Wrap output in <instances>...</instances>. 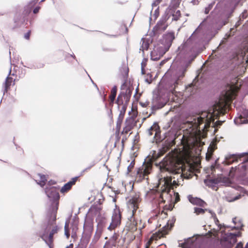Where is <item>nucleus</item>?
I'll return each mask as SVG.
<instances>
[{
	"mask_svg": "<svg viewBox=\"0 0 248 248\" xmlns=\"http://www.w3.org/2000/svg\"><path fill=\"white\" fill-rule=\"evenodd\" d=\"M91 168V167H88L86 169H85L84 170V171L88 170H89L90 168Z\"/></svg>",
	"mask_w": 248,
	"mask_h": 248,
	"instance_id": "obj_63",
	"label": "nucleus"
},
{
	"mask_svg": "<svg viewBox=\"0 0 248 248\" xmlns=\"http://www.w3.org/2000/svg\"><path fill=\"white\" fill-rule=\"evenodd\" d=\"M39 9H40V7H35L33 10V12L34 14H36L39 11Z\"/></svg>",
	"mask_w": 248,
	"mask_h": 248,
	"instance_id": "obj_54",
	"label": "nucleus"
},
{
	"mask_svg": "<svg viewBox=\"0 0 248 248\" xmlns=\"http://www.w3.org/2000/svg\"><path fill=\"white\" fill-rule=\"evenodd\" d=\"M151 103H150V101H146L144 103H142V102H140V104L143 106V107H146L147 106H149V107H151Z\"/></svg>",
	"mask_w": 248,
	"mask_h": 248,
	"instance_id": "obj_46",
	"label": "nucleus"
},
{
	"mask_svg": "<svg viewBox=\"0 0 248 248\" xmlns=\"http://www.w3.org/2000/svg\"><path fill=\"white\" fill-rule=\"evenodd\" d=\"M175 221L176 219L174 217H172L171 219L169 220L166 225L164 226L163 227L164 234L167 233V232L173 226L174 223L175 222Z\"/></svg>",
	"mask_w": 248,
	"mask_h": 248,
	"instance_id": "obj_28",
	"label": "nucleus"
},
{
	"mask_svg": "<svg viewBox=\"0 0 248 248\" xmlns=\"http://www.w3.org/2000/svg\"><path fill=\"white\" fill-rule=\"evenodd\" d=\"M132 91L129 88H127L125 92H121L118 95L116 103L119 106L125 105L128 103L130 99Z\"/></svg>",
	"mask_w": 248,
	"mask_h": 248,
	"instance_id": "obj_15",
	"label": "nucleus"
},
{
	"mask_svg": "<svg viewBox=\"0 0 248 248\" xmlns=\"http://www.w3.org/2000/svg\"><path fill=\"white\" fill-rule=\"evenodd\" d=\"M242 21L243 20H240L239 19L235 25V28H237L238 26H239L242 23Z\"/></svg>",
	"mask_w": 248,
	"mask_h": 248,
	"instance_id": "obj_50",
	"label": "nucleus"
},
{
	"mask_svg": "<svg viewBox=\"0 0 248 248\" xmlns=\"http://www.w3.org/2000/svg\"><path fill=\"white\" fill-rule=\"evenodd\" d=\"M202 242L201 239L197 237H189L184 242L179 243V246L182 248H203Z\"/></svg>",
	"mask_w": 248,
	"mask_h": 248,
	"instance_id": "obj_12",
	"label": "nucleus"
},
{
	"mask_svg": "<svg viewBox=\"0 0 248 248\" xmlns=\"http://www.w3.org/2000/svg\"><path fill=\"white\" fill-rule=\"evenodd\" d=\"M158 15H159V12L157 11V10H155V17L156 18L158 16Z\"/></svg>",
	"mask_w": 248,
	"mask_h": 248,
	"instance_id": "obj_57",
	"label": "nucleus"
},
{
	"mask_svg": "<svg viewBox=\"0 0 248 248\" xmlns=\"http://www.w3.org/2000/svg\"><path fill=\"white\" fill-rule=\"evenodd\" d=\"M140 201V193H136L131 196L127 202L129 216L128 217V221L126 222V227L132 232L138 230L139 220L136 219L134 215L139 208Z\"/></svg>",
	"mask_w": 248,
	"mask_h": 248,
	"instance_id": "obj_3",
	"label": "nucleus"
},
{
	"mask_svg": "<svg viewBox=\"0 0 248 248\" xmlns=\"http://www.w3.org/2000/svg\"><path fill=\"white\" fill-rule=\"evenodd\" d=\"M245 248H248V242L246 244Z\"/></svg>",
	"mask_w": 248,
	"mask_h": 248,
	"instance_id": "obj_64",
	"label": "nucleus"
},
{
	"mask_svg": "<svg viewBox=\"0 0 248 248\" xmlns=\"http://www.w3.org/2000/svg\"><path fill=\"white\" fill-rule=\"evenodd\" d=\"M73 248V245L72 244H71L69 245V246H67L66 248Z\"/></svg>",
	"mask_w": 248,
	"mask_h": 248,
	"instance_id": "obj_59",
	"label": "nucleus"
},
{
	"mask_svg": "<svg viewBox=\"0 0 248 248\" xmlns=\"http://www.w3.org/2000/svg\"><path fill=\"white\" fill-rule=\"evenodd\" d=\"M38 175L40 177V180L39 183H38V184H39L41 186H44L46 183V181L47 180L46 179V176L45 175L41 174H38Z\"/></svg>",
	"mask_w": 248,
	"mask_h": 248,
	"instance_id": "obj_36",
	"label": "nucleus"
},
{
	"mask_svg": "<svg viewBox=\"0 0 248 248\" xmlns=\"http://www.w3.org/2000/svg\"><path fill=\"white\" fill-rule=\"evenodd\" d=\"M97 222V229L95 232V237L98 239L102 232L107 227L108 228L107 221L104 217H98L96 219Z\"/></svg>",
	"mask_w": 248,
	"mask_h": 248,
	"instance_id": "obj_17",
	"label": "nucleus"
},
{
	"mask_svg": "<svg viewBox=\"0 0 248 248\" xmlns=\"http://www.w3.org/2000/svg\"><path fill=\"white\" fill-rule=\"evenodd\" d=\"M208 114L206 112L202 113L201 115L197 116V117L195 119L194 124L198 126L200 124L203 123H206L203 126V128H205L206 126V124L208 121V119L207 118Z\"/></svg>",
	"mask_w": 248,
	"mask_h": 248,
	"instance_id": "obj_22",
	"label": "nucleus"
},
{
	"mask_svg": "<svg viewBox=\"0 0 248 248\" xmlns=\"http://www.w3.org/2000/svg\"><path fill=\"white\" fill-rule=\"evenodd\" d=\"M215 3V2H212L209 4H208V5L205 8L204 13L205 14H207L209 13L210 11L213 8Z\"/></svg>",
	"mask_w": 248,
	"mask_h": 248,
	"instance_id": "obj_39",
	"label": "nucleus"
},
{
	"mask_svg": "<svg viewBox=\"0 0 248 248\" xmlns=\"http://www.w3.org/2000/svg\"><path fill=\"white\" fill-rule=\"evenodd\" d=\"M196 57V55L193 56L190 60L183 62L181 65L178 66L176 69L173 72L171 79L166 85V88L169 92L172 93H174L175 88L184 77L185 73L187 68Z\"/></svg>",
	"mask_w": 248,
	"mask_h": 248,
	"instance_id": "obj_4",
	"label": "nucleus"
},
{
	"mask_svg": "<svg viewBox=\"0 0 248 248\" xmlns=\"http://www.w3.org/2000/svg\"><path fill=\"white\" fill-rule=\"evenodd\" d=\"M166 20L165 19H162L158 21L153 29L155 35L160 33L167 29L168 25L166 24Z\"/></svg>",
	"mask_w": 248,
	"mask_h": 248,
	"instance_id": "obj_20",
	"label": "nucleus"
},
{
	"mask_svg": "<svg viewBox=\"0 0 248 248\" xmlns=\"http://www.w3.org/2000/svg\"><path fill=\"white\" fill-rule=\"evenodd\" d=\"M13 81V78L9 77V76L6 78L4 83H3V94L7 92L8 88L11 86V83Z\"/></svg>",
	"mask_w": 248,
	"mask_h": 248,
	"instance_id": "obj_32",
	"label": "nucleus"
},
{
	"mask_svg": "<svg viewBox=\"0 0 248 248\" xmlns=\"http://www.w3.org/2000/svg\"><path fill=\"white\" fill-rule=\"evenodd\" d=\"M155 239H157V237H155V234H153V235L151 237L150 239L146 243L145 248H149L151 243Z\"/></svg>",
	"mask_w": 248,
	"mask_h": 248,
	"instance_id": "obj_41",
	"label": "nucleus"
},
{
	"mask_svg": "<svg viewBox=\"0 0 248 248\" xmlns=\"http://www.w3.org/2000/svg\"><path fill=\"white\" fill-rule=\"evenodd\" d=\"M147 78L145 79V81L148 84H150L152 82V76L150 74H148L147 75Z\"/></svg>",
	"mask_w": 248,
	"mask_h": 248,
	"instance_id": "obj_45",
	"label": "nucleus"
},
{
	"mask_svg": "<svg viewBox=\"0 0 248 248\" xmlns=\"http://www.w3.org/2000/svg\"><path fill=\"white\" fill-rule=\"evenodd\" d=\"M137 124V121L133 117L127 118L125 122V126L123 129V132L127 134Z\"/></svg>",
	"mask_w": 248,
	"mask_h": 248,
	"instance_id": "obj_19",
	"label": "nucleus"
},
{
	"mask_svg": "<svg viewBox=\"0 0 248 248\" xmlns=\"http://www.w3.org/2000/svg\"><path fill=\"white\" fill-rule=\"evenodd\" d=\"M45 193L51 202V205L47 213H51L52 221L56 220V214L59 205L60 195L58 190L55 186H46Z\"/></svg>",
	"mask_w": 248,
	"mask_h": 248,
	"instance_id": "obj_5",
	"label": "nucleus"
},
{
	"mask_svg": "<svg viewBox=\"0 0 248 248\" xmlns=\"http://www.w3.org/2000/svg\"><path fill=\"white\" fill-rule=\"evenodd\" d=\"M241 233L238 232L236 233H226L221 238L220 244L216 248H232L237 242V237H240ZM235 248H238L236 246Z\"/></svg>",
	"mask_w": 248,
	"mask_h": 248,
	"instance_id": "obj_7",
	"label": "nucleus"
},
{
	"mask_svg": "<svg viewBox=\"0 0 248 248\" xmlns=\"http://www.w3.org/2000/svg\"><path fill=\"white\" fill-rule=\"evenodd\" d=\"M158 130H159V126H158V124H153V125H152L148 130L147 132L148 136H151L153 135V131H155V134L154 137L155 138V137L157 136Z\"/></svg>",
	"mask_w": 248,
	"mask_h": 248,
	"instance_id": "obj_30",
	"label": "nucleus"
},
{
	"mask_svg": "<svg viewBox=\"0 0 248 248\" xmlns=\"http://www.w3.org/2000/svg\"><path fill=\"white\" fill-rule=\"evenodd\" d=\"M194 213L196 214V215H200V214H203L205 213V212L206 211H208L209 210H208L207 209H202V208H199V207H195L194 209Z\"/></svg>",
	"mask_w": 248,
	"mask_h": 248,
	"instance_id": "obj_37",
	"label": "nucleus"
},
{
	"mask_svg": "<svg viewBox=\"0 0 248 248\" xmlns=\"http://www.w3.org/2000/svg\"><path fill=\"white\" fill-rule=\"evenodd\" d=\"M192 86H193V84H191L189 85L188 87H187V88H186V90H187L188 91H189V89L190 88H191V87H192Z\"/></svg>",
	"mask_w": 248,
	"mask_h": 248,
	"instance_id": "obj_60",
	"label": "nucleus"
},
{
	"mask_svg": "<svg viewBox=\"0 0 248 248\" xmlns=\"http://www.w3.org/2000/svg\"><path fill=\"white\" fill-rule=\"evenodd\" d=\"M174 39L175 35L174 31L167 32L162 36L160 46L168 51Z\"/></svg>",
	"mask_w": 248,
	"mask_h": 248,
	"instance_id": "obj_14",
	"label": "nucleus"
},
{
	"mask_svg": "<svg viewBox=\"0 0 248 248\" xmlns=\"http://www.w3.org/2000/svg\"><path fill=\"white\" fill-rule=\"evenodd\" d=\"M204 182L206 186L213 188L215 187L217 185L228 186L231 184L229 178L223 176L222 175L219 176L217 178L205 179Z\"/></svg>",
	"mask_w": 248,
	"mask_h": 248,
	"instance_id": "obj_13",
	"label": "nucleus"
},
{
	"mask_svg": "<svg viewBox=\"0 0 248 248\" xmlns=\"http://www.w3.org/2000/svg\"><path fill=\"white\" fill-rule=\"evenodd\" d=\"M167 102V97L165 94L162 95L161 93H154L151 104V108L153 110H155L163 108Z\"/></svg>",
	"mask_w": 248,
	"mask_h": 248,
	"instance_id": "obj_10",
	"label": "nucleus"
},
{
	"mask_svg": "<svg viewBox=\"0 0 248 248\" xmlns=\"http://www.w3.org/2000/svg\"><path fill=\"white\" fill-rule=\"evenodd\" d=\"M73 186L69 181L65 184L61 188V191L62 193H64L71 189V187Z\"/></svg>",
	"mask_w": 248,
	"mask_h": 248,
	"instance_id": "obj_35",
	"label": "nucleus"
},
{
	"mask_svg": "<svg viewBox=\"0 0 248 248\" xmlns=\"http://www.w3.org/2000/svg\"><path fill=\"white\" fill-rule=\"evenodd\" d=\"M135 165V161L133 160L130 164V165L127 167V173H129L132 171V170L134 168Z\"/></svg>",
	"mask_w": 248,
	"mask_h": 248,
	"instance_id": "obj_44",
	"label": "nucleus"
},
{
	"mask_svg": "<svg viewBox=\"0 0 248 248\" xmlns=\"http://www.w3.org/2000/svg\"><path fill=\"white\" fill-rule=\"evenodd\" d=\"M232 222L234 224L235 226L232 228V230H241L243 227V225L241 220H238L236 217L232 218Z\"/></svg>",
	"mask_w": 248,
	"mask_h": 248,
	"instance_id": "obj_31",
	"label": "nucleus"
},
{
	"mask_svg": "<svg viewBox=\"0 0 248 248\" xmlns=\"http://www.w3.org/2000/svg\"><path fill=\"white\" fill-rule=\"evenodd\" d=\"M47 217L48 224L45 229L44 232L42 234H40V236L49 248H52L53 235L58 232L60 228L58 226H53L51 228L52 226L56 221V220L52 221L51 213H47Z\"/></svg>",
	"mask_w": 248,
	"mask_h": 248,
	"instance_id": "obj_6",
	"label": "nucleus"
},
{
	"mask_svg": "<svg viewBox=\"0 0 248 248\" xmlns=\"http://www.w3.org/2000/svg\"><path fill=\"white\" fill-rule=\"evenodd\" d=\"M119 235L115 233L111 237L108 241L107 242L104 246L105 248H112L113 247L115 248L117 244V240L118 239Z\"/></svg>",
	"mask_w": 248,
	"mask_h": 248,
	"instance_id": "obj_24",
	"label": "nucleus"
},
{
	"mask_svg": "<svg viewBox=\"0 0 248 248\" xmlns=\"http://www.w3.org/2000/svg\"><path fill=\"white\" fill-rule=\"evenodd\" d=\"M141 41L142 43L140 49L144 53V50H147L148 49L150 41L147 39L142 38Z\"/></svg>",
	"mask_w": 248,
	"mask_h": 248,
	"instance_id": "obj_29",
	"label": "nucleus"
},
{
	"mask_svg": "<svg viewBox=\"0 0 248 248\" xmlns=\"http://www.w3.org/2000/svg\"><path fill=\"white\" fill-rule=\"evenodd\" d=\"M117 93V87L116 86H113L111 91V94L109 95V98L111 102L113 103L115 99Z\"/></svg>",
	"mask_w": 248,
	"mask_h": 248,
	"instance_id": "obj_34",
	"label": "nucleus"
},
{
	"mask_svg": "<svg viewBox=\"0 0 248 248\" xmlns=\"http://www.w3.org/2000/svg\"><path fill=\"white\" fill-rule=\"evenodd\" d=\"M152 170V164L150 162H144L142 165L136 170V178L138 182H141L144 179H148V175Z\"/></svg>",
	"mask_w": 248,
	"mask_h": 248,
	"instance_id": "obj_9",
	"label": "nucleus"
},
{
	"mask_svg": "<svg viewBox=\"0 0 248 248\" xmlns=\"http://www.w3.org/2000/svg\"><path fill=\"white\" fill-rule=\"evenodd\" d=\"M144 68H143V62H141V73L142 74H144Z\"/></svg>",
	"mask_w": 248,
	"mask_h": 248,
	"instance_id": "obj_58",
	"label": "nucleus"
},
{
	"mask_svg": "<svg viewBox=\"0 0 248 248\" xmlns=\"http://www.w3.org/2000/svg\"><path fill=\"white\" fill-rule=\"evenodd\" d=\"M162 0H156L153 3V5H156V4H158L159 3H160L161 2Z\"/></svg>",
	"mask_w": 248,
	"mask_h": 248,
	"instance_id": "obj_56",
	"label": "nucleus"
},
{
	"mask_svg": "<svg viewBox=\"0 0 248 248\" xmlns=\"http://www.w3.org/2000/svg\"><path fill=\"white\" fill-rule=\"evenodd\" d=\"M93 228V217L86 215L83 226L82 238L88 241L90 238Z\"/></svg>",
	"mask_w": 248,
	"mask_h": 248,
	"instance_id": "obj_11",
	"label": "nucleus"
},
{
	"mask_svg": "<svg viewBox=\"0 0 248 248\" xmlns=\"http://www.w3.org/2000/svg\"><path fill=\"white\" fill-rule=\"evenodd\" d=\"M121 222V214L119 209L114 210L111 217V222L108 226V229L111 230L120 225Z\"/></svg>",
	"mask_w": 248,
	"mask_h": 248,
	"instance_id": "obj_16",
	"label": "nucleus"
},
{
	"mask_svg": "<svg viewBox=\"0 0 248 248\" xmlns=\"http://www.w3.org/2000/svg\"><path fill=\"white\" fill-rule=\"evenodd\" d=\"M78 229L77 226H75L74 228L73 229V231H74L75 230H76Z\"/></svg>",
	"mask_w": 248,
	"mask_h": 248,
	"instance_id": "obj_62",
	"label": "nucleus"
},
{
	"mask_svg": "<svg viewBox=\"0 0 248 248\" xmlns=\"http://www.w3.org/2000/svg\"><path fill=\"white\" fill-rule=\"evenodd\" d=\"M44 66L43 64H40L39 66H37V68H41V67H43Z\"/></svg>",
	"mask_w": 248,
	"mask_h": 248,
	"instance_id": "obj_61",
	"label": "nucleus"
},
{
	"mask_svg": "<svg viewBox=\"0 0 248 248\" xmlns=\"http://www.w3.org/2000/svg\"><path fill=\"white\" fill-rule=\"evenodd\" d=\"M188 199L189 202L194 205H197L203 207L206 204L205 202H204L200 198L197 197H193L192 195H190L188 196Z\"/></svg>",
	"mask_w": 248,
	"mask_h": 248,
	"instance_id": "obj_25",
	"label": "nucleus"
},
{
	"mask_svg": "<svg viewBox=\"0 0 248 248\" xmlns=\"http://www.w3.org/2000/svg\"><path fill=\"white\" fill-rule=\"evenodd\" d=\"M248 117V110L245 109L240 114L239 117L234 119V122L236 124H248V119L246 118Z\"/></svg>",
	"mask_w": 248,
	"mask_h": 248,
	"instance_id": "obj_21",
	"label": "nucleus"
},
{
	"mask_svg": "<svg viewBox=\"0 0 248 248\" xmlns=\"http://www.w3.org/2000/svg\"><path fill=\"white\" fill-rule=\"evenodd\" d=\"M161 172L160 183L164 182L167 187L181 185L183 178L190 179L194 175V169L189 164L178 163L170 158H164L160 163Z\"/></svg>",
	"mask_w": 248,
	"mask_h": 248,
	"instance_id": "obj_1",
	"label": "nucleus"
},
{
	"mask_svg": "<svg viewBox=\"0 0 248 248\" xmlns=\"http://www.w3.org/2000/svg\"><path fill=\"white\" fill-rule=\"evenodd\" d=\"M242 162L234 168L232 167L229 175L231 177L236 176L243 178L248 173V154L243 153L240 155L232 154L226 156L224 163L230 165L234 162H238V159Z\"/></svg>",
	"mask_w": 248,
	"mask_h": 248,
	"instance_id": "obj_2",
	"label": "nucleus"
},
{
	"mask_svg": "<svg viewBox=\"0 0 248 248\" xmlns=\"http://www.w3.org/2000/svg\"><path fill=\"white\" fill-rule=\"evenodd\" d=\"M181 16V12L180 10L176 11L172 14V20H178Z\"/></svg>",
	"mask_w": 248,
	"mask_h": 248,
	"instance_id": "obj_38",
	"label": "nucleus"
},
{
	"mask_svg": "<svg viewBox=\"0 0 248 248\" xmlns=\"http://www.w3.org/2000/svg\"><path fill=\"white\" fill-rule=\"evenodd\" d=\"M146 199L152 203L154 208H158L165 202L162 194L159 192L152 189L148 191L145 196Z\"/></svg>",
	"mask_w": 248,
	"mask_h": 248,
	"instance_id": "obj_8",
	"label": "nucleus"
},
{
	"mask_svg": "<svg viewBox=\"0 0 248 248\" xmlns=\"http://www.w3.org/2000/svg\"><path fill=\"white\" fill-rule=\"evenodd\" d=\"M199 27L193 33V34L191 35V36L189 38L188 41H190L191 40H192V39L193 38L194 36V34L195 33V32L196 31H198V30H199Z\"/></svg>",
	"mask_w": 248,
	"mask_h": 248,
	"instance_id": "obj_48",
	"label": "nucleus"
},
{
	"mask_svg": "<svg viewBox=\"0 0 248 248\" xmlns=\"http://www.w3.org/2000/svg\"><path fill=\"white\" fill-rule=\"evenodd\" d=\"M103 50L104 51H114V50L113 49L108 48H105V47H103Z\"/></svg>",
	"mask_w": 248,
	"mask_h": 248,
	"instance_id": "obj_53",
	"label": "nucleus"
},
{
	"mask_svg": "<svg viewBox=\"0 0 248 248\" xmlns=\"http://www.w3.org/2000/svg\"><path fill=\"white\" fill-rule=\"evenodd\" d=\"M37 1H38V0H32L30 2V5L33 6L37 2Z\"/></svg>",
	"mask_w": 248,
	"mask_h": 248,
	"instance_id": "obj_55",
	"label": "nucleus"
},
{
	"mask_svg": "<svg viewBox=\"0 0 248 248\" xmlns=\"http://www.w3.org/2000/svg\"><path fill=\"white\" fill-rule=\"evenodd\" d=\"M30 33H31V31H29L28 32H27L25 35H24V38L26 39H29L30 38Z\"/></svg>",
	"mask_w": 248,
	"mask_h": 248,
	"instance_id": "obj_51",
	"label": "nucleus"
},
{
	"mask_svg": "<svg viewBox=\"0 0 248 248\" xmlns=\"http://www.w3.org/2000/svg\"><path fill=\"white\" fill-rule=\"evenodd\" d=\"M236 246L238 248H245V247H243V244L241 242H240L238 243H237V244L236 245Z\"/></svg>",
	"mask_w": 248,
	"mask_h": 248,
	"instance_id": "obj_52",
	"label": "nucleus"
},
{
	"mask_svg": "<svg viewBox=\"0 0 248 248\" xmlns=\"http://www.w3.org/2000/svg\"><path fill=\"white\" fill-rule=\"evenodd\" d=\"M126 109V106L125 105H123L122 107L121 110H120V113H119V116L117 119V122H116V128L117 131H119L121 129V124L123 122V119H124V116L125 114Z\"/></svg>",
	"mask_w": 248,
	"mask_h": 248,
	"instance_id": "obj_23",
	"label": "nucleus"
},
{
	"mask_svg": "<svg viewBox=\"0 0 248 248\" xmlns=\"http://www.w3.org/2000/svg\"><path fill=\"white\" fill-rule=\"evenodd\" d=\"M101 210V208L97 206H92L89 209L88 214L87 215H88L89 216L93 217V216L100 214Z\"/></svg>",
	"mask_w": 248,
	"mask_h": 248,
	"instance_id": "obj_26",
	"label": "nucleus"
},
{
	"mask_svg": "<svg viewBox=\"0 0 248 248\" xmlns=\"http://www.w3.org/2000/svg\"><path fill=\"white\" fill-rule=\"evenodd\" d=\"M248 15V12L247 10H245L239 16L240 20H243Z\"/></svg>",
	"mask_w": 248,
	"mask_h": 248,
	"instance_id": "obj_43",
	"label": "nucleus"
},
{
	"mask_svg": "<svg viewBox=\"0 0 248 248\" xmlns=\"http://www.w3.org/2000/svg\"><path fill=\"white\" fill-rule=\"evenodd\" d=\"M78 176H76L74 178H72L71 180L70 181V182L71 183L72 185H74L75 184L76 182L78 180Z\"/></svg>",
	"mask_w": 248,
	"mask_h": 248,
	"instance_id": "obj_47",
	"label": "nucleus"
},
{
	"mask_svg": "<svg viewBox=\"0 0 248 248\" xmlns=\"http://www.w3.org/2000/svg\"><path fill=\"white\" fill-rule=\"evenodd\" d=\"M174 196H175V202H178L180 200L179 195L178 193H174Z\"/></svg>",
	"mask_w": 248,
	"mask_h": 248,
	"instance_id": "obj_49",
	"label": "nucleus"
},
{
	"mask_svg": "<svg viewBox=\"0 0 248 248\" xmlns=\"http://www.w3.org/2000/svg\"><path fill=\"white\" fill-rule=\"evenodd\" d=\"M209 212L211 214L212 217L214 218V221H215L216 225H217L219 227L220 229H221L223 227L224 229H226V228H229V226H227L225 225L224 224H223L222 225L221 224H219V220H218L217 218V217L215 213L211 210H209Z\"/></svg>",
	"mask_w": 248,
	"mask_h": 248,
	"instance_id": "obj_33",
	"label": "nucleus"
},
{
	"mask_svg": "<svg viewBox=\"0 0 248 248\" xmlns=\"http://www.w3.org/2000/svg\"><path fill=\"white\" fill-rule=\"evenodd\" d=\"M236 189L237 191H240L241 193H242L243 195H242L241 194H240L238 195L237 196L233 197L232 200H229V202H232L236 201V200L239 199L240 198H241V197L242 196H243L245 194L248 195V191H247L244 187H243L242 186H237L236 187Z\"/></svg>",
	"mask_w": 248,
	"mask_h": 248,
	"instance_id": "obj_27",
	"label": "nucleus"
},
{
	"mask_svg": "<svg viewBox=\"0 0 248 248\" xmlns=\"http://www.w3.org/2000/svg\"><path fill=\"white\" fill-rule=\"evenodd\" d=\"M145 226V223H143L142 220L141 219H140L138 221V229H139L140 231H141V230L142 229L144 228Z\"/></svg>",
	"mask_w": 248,
	"mask_h": 248,
	"instance_id": "obj_42",
	"label": "nucleus"
},
{
	"mask_svg": "<svg viewBox=\"0 0 248 248\" xmlns=\"http://www.w3.org/2000/svg\"><path fill=\"white\" fill-rule=\"evenodd\" d=\"M69 222H66L64 226V233L67 238H69L70 236V232H69Z\"/></svg>",
	"mask_w": 248,
	"mask_h": 248,
	"instance_id": "obj_40",
	"label": "nucleus"
},
{
	"mask_svg": "<svg viewBox=\"0 0 248 248\" xmlns=\"http://www.w3.org/2000/svg\"><path fill=\"white\" fill-rule=\"evenodd\" d=\"M167 51L160 46L155 47L151 52V58L152 60L156 61L159 60Z\"/></svg>",
	"mask_w": 248,
	"mask_h": 248,
	"instance_id": "obj_18",
	"label": "nucleus"
}]
</instances>
